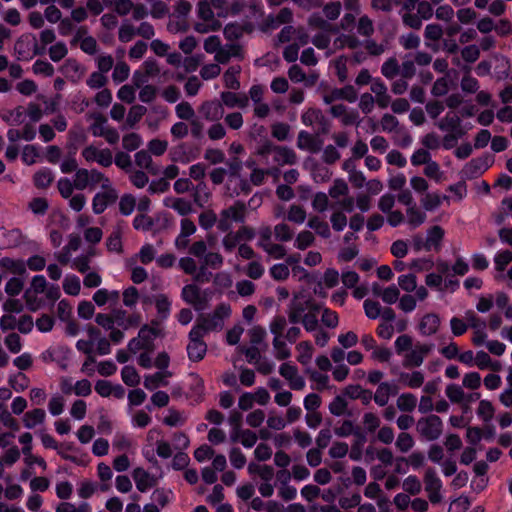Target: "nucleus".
Returning <instances> with one entry per match:
<instances>
[{
  "mask_svg": "<svg viewBox=\"0 0 512 512\" xmlns=\"http://www.w3.org/2000/svg\"><path fill=\"white\" fill-rule=\"evenodd\" d=\"M394 347L397 355L403 357L402 365L405 368H415L423 364L434 345L421 342L413 343L410 335L402 334L396 338Z\"/></svg>",
  "mask_w": 512,
  "mask_h": 512,
  "instance_id": "1",
  "label": "nucleus"
},
{
  "mask_svg": "<svg viewBox=\"0 0 512 512\" xmlns=\"http://www.w3.org/2000/svg\"><path fill=\"white\" fill-rule=\"evenodd\" d=\"M231 312V306L228 303H221L211 313L200 315L193 327L198 328L204 335L221 331L225 320L231 316Z\"/></svg>",
  "mask_w": 512,
  "mask_h": 512,
  "instance_id": "2",
  "label": "nucleus"
},
{
  "mask_svg": "<svg viewBox=\"0 0 512 512\" xmlns=\"http://www.w3.org/2000/svg\"><path fill=\"white\" fill-rule=\"evenodd\" d=\"M208 0H201L197 3L196 14L198 21L194 24V30L201 34L215 32L221 28L220 21L216 18Z\"/></svg>",
  "mask_w": 512,
  "mask_h": 512,
  "instance_id": "3",
  "label": "nucleus"
},
{
  "mask_svg": "<svg viewBox=\"0 0 512 512\" xmlns=\"http://www.w3.org/2000/svg\"><path fill=\"white\" fill-rule=\"evenodd\" d=\"M247 215V206L242 201H235L231 206L220 211L218 216V230L227 232L233 223H244Z\"/></svg>",
  "mask_w": 512,
  "mask_h": 512,
  "instance_id": "4",
  "label": "nucleus"
},
{
  "mask_svg": "<svg viewBox=\"0 0 512 512\" xmlns=\"http://www.w3.org/2000/svg\"><path fill=\"white\" fill-rule=\"evenodd\" d=\"M212 295L213 291L211 289L202 290L195 284L185 285L181 291L183 301L193 306L196 311L207 309Z\"/></svg>",
  "mask_w": 512,
  "mask_h": 512,
  "instance_id": "5",
  "label": "nucleus"
},
{
  "mask_svg": "<svg viewBox=\"0 0 512 512\" xmlns=\"http://www.w3.org/2000/svg\"><path fill=\"white\" fill-rule=\"evenodd\" d=\"M418 434L427 441L438 439L443 432V423L439 416L431 414L420 418L416 423Z\"/></svg>",
  "mask_w": 512,
  "mask_h": 512,
  "instance_id": "6",
  "label": "nucleus"
},
{
  "mask_svg": "<svg viewBox=\"0 0 512 512\" xmlns=\"http://www.w3.org/2000/svg\"><path fill=\"white\" fill-rule=\"evenodd\" d=\"M204 337L205 335L201 333L198 328L192 327L189 332V342L186 350L188 358L193 362L201 361L206 355L207 344L203 340Z\"/></svg>",
  "mask_w": 512,
  "mask_h": 512,
  "instance_id": "7",
  "label": "nucleus"
},
{
  "mask_svg": "<svg viewBox=\"0 0 512 512\" xmlns=\"http://www.w3.org/2000/svg\"><path fill=\"white\" fill-rule=\"evenodd\" d=\"M81 156L88 163L96 162L102 167H109L113 163V155L108 148H99L94 145H88L81 151Z\"/></svg>",
  "mask_w": 512,
  "mask_h": 512,
  "instance_id": "8",
  "label": "nucleus"
},
{
  "mask_svg": "<svg viewBox=\"0 0 512 512\" xmlns=\"http://www.w3.org/2000/svg\"><path fill=\"white\" fill-rule=\"evenodd\" d=\"M258 153L260 155H265L266 153L273 154L274 162L279 165H293L297 161V155L293 149L285 147V146H265L261 148Z\"/></svg>",
  "mask_w": 512,
  "mask_h": 512,
  "instance_id": "9",
  "label": "nucleus"
},
{
  "mask_svg": "<svg viewBox=\"0 0 512 512\" xmlns=\"http://www.w3.org/2000/svg\"><path fill=\"white\" fill-rule=\"evenodd\" d=\"M279 374L288 382L289 387L295 391H302L306 386V381L298 372V368L289 362H285L279 367Z\"/></svg>",
  "mask_w": 512,
  "mask_h": 512,
  "instance_id": "10",
  "label": "nucleus"
},
{
  "mask_svg": "<svg viewBox=\"0 0 512 512\" xmlns=\"http://www.w3.org/2000/svg\"><path fill=\"white\" fill-rule=\"evenodd\" d=\"M425 490L432 503H438L441 500L442 481L433 468H427L424 475Z\"/></svg>",
  "mask_w": 512,
  "mask_h": 512,
  "instance_id": "11",
  "label": "nucleus"
},
{
  "mask_svg": "<svg viewBox=\"0 0 512 512\" xmlns=\"http://www.w3.org/2000/svg\"><path fill=\"white\" fill-rule=\"evenodd\" d=\"M316 304L312 301L295 297L288 308V319L291 323L296 324L299 323L300 320L306 315L310 310H312Z\"/></svg>",
  "mask_w": 512,
  "mask_h": 512,
  "instance_id": "12",
  "label": "nucleus"
},
{
  "mask_svg": "<svg viewBox=\"0 0 512 512\" xmlns=\"http://www.w3.org/2000/svg\"><path fill=\"white\" fill-rule=\"evenodd\" d=\"M102 190L103 191L96 193L92 200V209L97 215L103 213L107 207L118 198V193L113 186Z\"/></svg>",
  "mask_w": 512,
  "mask_h": 512,
  "instance_id": "13",
  "label": "nucleus"
},
{
  "mask_svg": "<svg viewBox=\"0 0 512 512\" xmlns=\"http://www.w3.org/2000/svg\"><path fill=\"white\" fill-rule=\"evenodd\" d=\"M132 478L139 492L145 493L158 484V478L142 467H136L132 471Z\"/></svg>",
  "mask_w": 512,
  "mask_h": 512,
  "instance_id": "14",
  "label": "nucleus"
},
{
  "mask_svg": "<svg viewBox=\"0 0 512 512\" xmlns=\"http://www.w3.org/2000/svg\"><path fill=\"white\" fill-rule=\"evenodd\" d=\"M204 119L211 122H218L224 117V107L219 101H205L199 108Z\"/></svg>",
  "mask_w": 512,
  "mask_h": 512,
  "instance_id": "15",
  "label": "nucleus"
},
{
  "mask_svg": "<svg viewBox=\"0 0 512 512\" xmlns=\"http://www.w3.org/2000/svg\"><path fill=\"white\" fill-rule=\"evenodd\" d=\"M371 92L375 95L374 99L378 107L384 109L391 103V96L388 93L387 86L380 78H375L371 82Z\"/></svg>",
  "mask_w": 512,
  "mask_h": 512,
  "instance_id": "16",
  "label": "nucleus"
},
{
  "mask_svg": "<svg viewBox=\"0 0 512 512\" xmlns=\"http://www.w3.org/2000/svg\"><path fill=\"white\" fill-rule=\"evenodd\" d=\"M61 71L63 75L73 83L81 81L86 73L85 67L75 59L66 60Z\"/></svg>",
  "mask_w": 512,
  "mask_h": 512,
  "instance_id": "17",
  "label": "nucleus"
},
{
  "mask_svg": "<svg viewBox=\"0 0 512 512\" xmlns=\"http://www.w3.org/2000/svg\"><path fill=\"white\" fill-rule=\"evenodd\" d=\"M341 99L347 100L350 103L355 102L356 92L354 88L352 86L335 88L323 95V101L325 104H332L334 101Z\"/></svg>",
  "mask_w": 512,
  "mask_h": 512,
  "instance_id": "18",
  "label": "nucleus"
},
{
  "mask_svg": "<svg viewBox=\"0 0 512 512\" xmlns=\"http://www.w3.org/2000/svg\"><path fill=\"white\" fill-rule=\"evenodd\" d=\"M330 113L333 117L339 118L341 123L345 126L353 125L358 122V112L355 110H349L343 104L332 105Z\"/></svg>",
  "mask_w": 512,
  "mask_h": 512,
  "instance_id": "19",
  "label": "nucleus"
},
{
  "mask_svg": "<svg viewBox=\"0 0 512 512\" xmlns=\"http://www.w3.org/2000/svg\"><path fill=\"white\" fill-rule=\"evenodd\" d=\"M440 323V317L436 313H427L419 321V332L424 336L434 335L437 333Z\"/></svg>",
  "mask_w": 512,
  "mask_h": 512,
  "instance_id": "20",
  "label": "nucleus"
},
{
  "mask_svg": "<svg viewBox=\"0 0 512 512\" xmlns=\"http://www.w3.org/2000/svg\"><path fill=\"white\" fill-rule=\"evenodd\" d=\"M397 394V386L390 382H382L378 385L374 395V402L380 407L386 406L391 396Z\"/></svg>",
  "mask_w": 512,
  "mask_h": 512,
  "instance_id": "21",
  "label": "nucleus"
},
{
  "mask_svg": "<svg viewBox=\"0 0 512 512\" xmlns=\"http://www.w3.org/2000/svg\"><path fill=\"white\" fill-rule=\"evenodd\" d=\"M80 244V237L78 235L71 234L69 236L68 243L63 247L61 251L55 254V258L62 265L68 264L71 260L72 253L79 249Z\"/></svg>",
  "mask_w": 512,
  "mask_h": 512,
  "instance_id": "22",
  "label": "nucleus"
},
{
  "mask_svg": "<svg viewBox=\"0 0 512 512\" xmlns=\"http://www.w3.org/2000/svg\"><path fill=\"white\" fill-rule=\"evenodd\" d=\"M172 376L170 371H158L154 374L145 375L144 387L153 391L159 387H165L169 384V378Z\"/></svg>",
  "mask_w": 512,
  "mask_h": 512,
  "instance_id": "23",
  "label": "nucleus"
},
{
  "mask_svg": "<svg viewBox=\"0 0 512 512\" xmlns=\"http://www.w3.org/2000/svg\"><path fill=\"white\" fill-rule=\"evenodd\" d=\"M242 49L238 44H227L222 46L219 51L214 55L216 63L226 64L231 58H242Z\"/></svg>",
  "mask_w": 512,
  "mask_h": 512,
  "instance_id": "24",
  "label": "nucleus"
},
{
  "mask_svg": "<svg viewBox=\"0 0 512 512\" xmlns=\"http://www.w3.org/2000/svg\"><path fill=\"white\" fill-rule=\"evenodd\" d=\"M115 324L124 329L137 327L141 323V316L138 313L127 314L124 310H115Z\"/></svg>",
  "mask_w": 512,
  "mask_h": 512,
  "instance_id": "25",
  "label": "nucleus"
},
{
  "mask_svg": "<svg viewBox=\"0 0 512 512\" xmlns=\"http://www.w3.org/2000/svg\"><path fill=\"white\" fill-rule=\"evenodd\" d=\"M444 230L438 226L435 225L431 227L427 231V236L424 242V250L425 251H439L441 248V242L444 237Z\"/></svg>",
  "mask_w": 512,
  "mask_h": 512,
  "instance_id": "26",
  "label": "nucleus"
},
{
  "mask_svg": "<svg viewBox=\"0 0 512 512\" xmlns=\"http://www.w3.org/2000/svg\"><path fill=\"white\" fill-rule=\"evenodd\" d=\"M46 420V412L42 408H34L25 412L22 416V423L26 429H34L42 425Z\"/></svg>",
  "mask_w": 512,
  "mask_h": 512,
  "instance_id": "27",
  "label": "nucleus"
},
{
  "mask_svg": "<svg viewBox=\"0 0 512 512\" xmlns=\"http://www.w3.org/2000/svg\"><path fill=\"white\" fill-rule=\"evenodd\" d=\"M512 261V252L509 250L499 251L494 256V268L497 271L495 279L503 281L505 279L504 271Z\"/></svg>",
  "mask_w": 512,
  "mask_h": 512,
  "instance_id": "28",
  "label": "nucleus"
},
{
  "mask_svg": "<svg viewBox=\"0 0 512 512\" xmlns=\"http://www.w3.org/2000/svg\"><path fill=\"white\" fill-rule=\"evenodd\" d=\"M36 44L31 45L27 36L20 37L14 45V51L19 60H29L36 54Z\"/></svg>",
  "mask_w": 512,
  "mask_h": 512,
  "instance_id": "29",
  "label": "nucleus"
},
{
  "mask_svg": "<svg viewBox=\"0 0 512 512\" xmlns=\"http://www.w3.org/2000/svg\"><path fill=\"white\" fill-rule=\"evenodd\" d=\"M427 215L417 204L406 208L405 221L413 229L425 223Z\"/></svg>",
  "mask_w": 512,
  "mask_h": 512,
  "instance_id": "30",
  "label": "nucleus"
},
{
  "mask_svg": "<svg viewBox=\"0 0 512 512\" xmlns=\"http://www.w3.org/2000/svg\"><path fill=\"white\" fill-rule=\"evenodd\" d=\"M437 127L444 132L462 131L461 118L455 112H448L438 121Z\"/></svg>",
  "mask_w": 512,
  "mask_h": 512,
  "instance_id": "31",
  "label": "nucleus"
},
{
  "mask_svg": "<svg viewBox=\"0 0 512 512\" xmlns=\"http://www.w3.org/2000/svg\"><path fill=\"white\" fill-rule=\"evenodd\" d=\"M221 103L228 108H245L248 105V97L246 95H239L234 92H222L220 94Z\"/></svg>",
  "mask_w": 512,
  "mask_h": 512,
  "instance_id": "32",
  "label": "nucleus"
},
{
  "mask_svg": "<svg viewBox=\"0 0 512 512\" xmlns=\"http://www.w3.org/2000/svg\"><path fill=\"white\" fill-rule=\"evenodd\" d=\"M120 293L117 290H108L105 288L98 289L93 295V301L97 306L101 307L107 303L116 304L119 300Z\"/></svg>",
  "mask_w": 512,
  "mask_h": 512,
  "instance_id": "33",
  "label": "nucleus"
},
{
  "mask_svg": "<svg viewBox=\"0 0 512 512\" xmlns=\"http://www.w3.org/2000/svg\"><path fill=\"white\" fill-rule=\"evenodd\" d=\"M164 205L175 210L178 214L185 216L192 212V204L184 198L167 197L164 199Z\"/></svg>",
  "mask_w": 512,
  "mask_h": 512,
  "instance_id": "34",
  "label": "nucleus"
},
{
  "mask_svg": "<svg viewBox=\"0 0 512 512\" xmlns=\"http://www.w3.org/2000/svg\"><path fill=\"white\" fill-rule=\"evenodd\" d=\"M88 335L91 339H93V344H96V350L99 355H107L110 353V342L105 337L100 336V331L91 327L88 329Z\"/></svg>",
  "mask_w": 512,
  "mask_h": 512,
  "instance_id": "35",
  "label": "nucleus"
},
{
  "mask_svg": "<svg viewBox=\"0 0 512 512\" xmlns=\"http://www.w3.org/2000/svg\"><path fill=\"white\" fill-rule=\"evenodd\" d=\"M135 163L138 167L147 170L152 175L158 173V168L153 165L151 153L148 150H140L135 155Z\"/></svg>",
  "mask_w": 512,
  "mask_h": 512,
  "instance_id": "36",
  "label": "nucleus"
},
{
  "mask_svg": "<svg viewBox=\"0 0 512 512\" xmlns=\"http://www.w3.org/2000/svg\"><path fill=\"white\" fill-rule=\"evenodd\" d=\"M147 109L143 105H133L127 114L126 121L122 126V130L128 128H134L136 124L142 119V117L146 114Z\"/></svg>",
  "mask_w": 512,
  "mask_h": 512,
  "instance_id": "37",
  "label": "nucleus"
},
{
  "mask_svg": "<svg viewBox=\"0 0 512 512\" xmlns=\"http://www.w3.org/2000/svg\"><path fill=\"white\" fill-rule=\"evenodd\" d=\"M489 168V159L487 158H477L472 159L465 166V173L468 177H476L483 172H485Z\"/></svg>",
  "mask_w": 512,
  "mask_h": 512,
  "instance_id": "38",
  "label": "nucleus"
},
{
  "mask_svg": "<svg viewBox=\"0 0 512 512\" xmlns=\"http://www.w3.org/2000/svg\"><path fill=\"white\" fill-rule=\"evenodd\" d=\"M240 73L241 67L239 65L230 66L223 75L225 87L231 90H238L240 88V82L238 80Z\"/></svg>",
  "mask_w": 512,
  "mask_h": 512,
  "instance_id": "39",
  "label": "nucleus"
},
{
  "mask_svg": "<svg viewBox=\"0 0 512 512\" xmlns=\"http://www.w3.org/2000/svg\"><path fill=\"white\" fill-rule=\"evenodd\" d=\"M475 366L481 370L491 369L493 371H499L501 365L498 361H493L488 353L484 351H478L475 354Z\"/></svg>",
  "mask_w": 512,
  "mask_h": 512,
  "instance_id": "40",
  "label": "nucleus"
},
{
  "mask_svg": "<svg viewBox=\"0 0 512 512\" xmlns=\"http://www.w3.org/2000/svg\"><path fill=\"white\" fill-rule=\"evenodd\" d=\"M423 173L427 178L436 183H441L446 179L445 172L441 170L440 165L432 159L425 165Z\"/></svg>",
  "mask_w": 512,
  "mask_h": 512,
  "instance_id": "41",
  "label": "nucleus"
},
{
  "mask_svg": "<svg viewBox=\"0 0 512 512\" xmlns=\"http://www.w3.org/2000/svg\"><path fill=\"white\" fill-rule=\"evenodd\" d=\"M301 121L306 126L324 125L325 118L321 110L316 108H308L303 112Z\"/></svg>",
  "mask_w": 512,
  "mask_h": 512,
  "instance_id": "42",
  "label": "nucleus"
},
{
  "mask_svg": "<svg viewBox=\"0 0 512 512\" xmlns=\"http://www.w3.org/2000/svg\"><path fill=\"white\" fill-rule=\"evenodd\" d=\"M112 447L115 451L125 454L135 448L134 442L131 438L124 434L117 433L112 441Z\"/></svg>",
  "mask_w": 512,
  "mask_h": 512,
  "instance_id": "43",
  "label": "nucleus"
},
{
  "mask_svg": "<svg viewBox=\"0 0 512 512\" xmlns=\"http://www.w3.org/2000/svg\"><path fill=\"white\" fill-rule=\"evenodd\" d=\"M296 350L298 352L297 360L302 365H307L311 362L314 348L309 341H302L296 345Z\"/></svg>",
  "mask_w": 512,
  "mask_h": 512,
  "instance_id": "44",
  "label": "nucleus"
},
{
  "mask_svg": "<svg viewBox=\"0 0 512 512\" xmlns=\"http://www.w3.org/2000/svg\"><path fill=\"white\" fill-rule=\"evenodd\" d=\"M340 274L334 268H328L325 270L322 278L318 282L319 289H323L325 286L327 289H332L339 284Z\"/></svg>",
  "mask_w": 512,
  "mask_h": 512,
  "instance_id": "45",
  "label": "nucleus"
},
{
  "mask_svg": "<svg viewBox=\"0 0 512 512\" xmlns=\"http://www.w3.org/2000/svg\"><path fill=\"white\" fill-rule=\"evenodd\" d=\"M98 186L101 187V189L109 188L112 186V183L102 172L91 169L89 170V188L95 189Z\"/></svg>",
  "mask_w": 512,
  "mask_h": 512,
  "instance_id": "46",
  "label": "nucleus"
},
{
  "mask_svg": "<svg viewBox=\"0 0 512 512\" xmlns=\"http://www.w3.org/2000/svg\"><path fill=\"white\" fill-rule=\"evenodd\" d=\"M159 334V329L153 326L144 325L141 327L138 333V337L142 340L144 345L147 347V351L153 347V341Z\"/></svg>",
  "mask_w": 512,
  "mask_h": 512,
  "instance_id": "47",
  "label": "nucleus"
},
{
  "mask_svg": "<svg viewBox=\"0 0 512 512\" xmlns=\"http://www.w3.org/2000/svg\"><path fill=\"white\" fill-rule=\"evenodd\" d=\"M90 118L93 120L89 127L91 134L94 137H101L105 129L109 127L107 119L100 113H93Z\"/></svg>",
  "mask_w": 512,
  "mask_h": 512,
  "instance_id": "48",
  "label": "nucleus"
},
{
  "mask_svg": "<svg viewBox=\"0 0 512 512\" xmlns=\"http://www.w3.org/2000/svg\"><path fill=\"white\" fill-rule=\"evenodd\" d=\"M443 198L437 192L425 193L421 197L420 203L425 211H433L441 205Z\"/></svg>",
  "mask_w": 512,
  "mask_h": 512,
  "instance_id": "49",
  "label": "nucleus"
},
{
  "mask_svg": "<svg viewBox=\"0 0 512 512\" xmlns=\"http://www.w3.org/2000/svg\"><path fill=\"white\" fill-rule=\"evenodd\" d=\"M307 226L323 238H329L331 235L328 223L318 216L310 217Z\"/></svg>",
  "mask_w": 512,
  "mask_h": 512,
  "instance_id": "50",
  "label": "nucleus"
},
{
  "mask_svg": "<svg viewBox=\"0 0 512 512\" xmlns=\"http://www.w3.org/2000/svg\"><path fill=\"white\" fill-rule=\"evenodd\" d=\"M232 440H238L244 447L252 448L257 442V434L249 429L239 430L232 436Z\"/></svg>",
  "mask_w": 512,
  "mask_h": 512,
  "instance_id": "51",
  "label": "nucleus"
},
{
  "mask_svg": "<svg viewBox=\"0 0 512 512\" xmlns=\"http://www.w3.org/2000/svg\"><path fill=\"white\" fill-rule=\"evenodd\" d=\"M63 290L66 294L71 296H77L81 290V283L78 276L68 274L63 280Z\"/></svg>",
  "mask_w": 512,
  "mask_h": 512,
  "instance_id": "52",
  "label": "nucleus"
},
{
  "mask_svg": "<svg viewBox=\"0 0 512 512\" xmlns=\"http://www.w3.org/2000/svg\"><path fill=\"white\" fill-rule=\"evenodd\" d=\"M476 414L485 424H488L494 417L495 409L490 401L481 400L478 404Z\"/></svg>",
  "mask_w": 512,
  "mask_h": 512,
  "instance_id": "53",
  "label": "nucleus"
},
{
  "mask_svg": "<svg viewBox=\"0 0 512 512\" xmlns=\"http://www.w3.org/2000/svg\"><path fill=\"white\" fill-rule=\"evenodd\" d=\"M397 408L403 412H412L417 406V398L414 394L403 393L396 401Z\"/></svg>",
  "mask_w": 512,
  "mask_h": 512,
  "instance_id": "54",
  "label": "nucleus"
},
{
  "mask_svg": "<svg viewBox=\"0 0 512 512\" xmlns=\"http://www.w3.org/2000/svg\"><path fill=\"white\" fill-rule=\"evenodd\" d=\"M106 247L110 252H122V231L120 227L115 228L106 240Z\"/></svg>",
  "mask_w": 512,
  "mask_h": 512,
  "instance_id": "55",
  "label": "nucleus"
},
{
  "mask_svg": "<svg viewBox=\"0 0 512 512\" xmlns=\"http://www.w3.org/2000/svg\"><path fill=\"white\" fill-rule=\"evenodd\" d=\"M315 241L314 234L309 230L300 231L294 240V247L299 250H305Z\"/></svg>",
  "mask_w": 512,
  "mask_h": 512,
  "instance_id": "56",
  "label": "nucleus"
},
{
  "mask_svg": "<svg viewBox=\"0 0 512 512\" xmlns=\"http://www.w3.org/2000/svg\"><path fill=\"white\" fill-rule=\"evenodd\" d=\"M273 349L275 358L278 360H285L290 357L291 351L283 337H274L273 338Z\"/></svg>",
  "mask_w": 512,
  "mask_h": 512,
  "instance_id": "57",
  "label": "nucleus"
},
{
  "mask_svg": "<svg viewBox=\"0 0 512 512\" xmlns=\"http://www.w3.org/2000/svg\"><path fill=\"white\" fill-rule=\"evenodd\" d=\"M121 378L130 387H135L140 383V375L133 366H124L121 370Z\"/></svg>",
  "mask_w": 512,
  "mask_h": 512,
  "instance_id": "58",
  "label": "nucleus"
},
{
  "mask_svg": "<svg viewBox=\"0 0 512 512\" xmlns=\"http://www.w3.org/2000/svg\"><path fill=\"white\" fill-rule=\"evenodd\" d=\"M401 378L403 383L412 389H417L424 384V375L421 371L402 374Z\"/></svg>",
  "mask_w": 512,
  "mask_h": 512,
  "instance_id": "59",
  "label": "nucleus"
},
{
  "mask_svg": "<svg viewBox=\"0 0 512 512\" xmlns=\"http://www.w3.org/2000/svg\"><path fill=\"white\" fill-rule=\"evenodd\" d=\"M306 217L307 214L305 209L302 206L296 204H293L289 207L286 216L288 221L298 225L303 224L306 220Z\"/></svg>",
  "mask_w": 512,
  "mask_h": 512,
  "instance_id": "60",
  "label": "nucleus"
},
{
  "mask_svg": "<svg viewBox=\"0 0 512 512\" xmlns=\"http://www.w3.org/2000/svg\"><path fill=\"white\" fill-rule=\"evenodd\" d=\"M445 395L452 403H461L466 399L463 388L457 384H449L445 388Z\"/></svg>",
  "mask_w": 512,
  "mask_h": 512,
  "instance_id": "61",
  "label": "nucleus"
},
{
  "mask_svg": "<svg viewBox=\"0 0 512 512\" xmlns=\"http://www.w3.org/2000/svg\"><path fill=\"white\" fill-rule=\"evenodd\" d=\"M273 234L276 240L280 242H288L294 237V231L288 224L283 222L274 226Z\"/></svg>",
  "mask_w": 512,
  "mask_h": 512,
  "instance_id": "62",
  "label": "nucleus"
},
{
  "mask_svg": "<svg viewBox=\"0 0 512 512\" xmlns=\"http://www.w3.org/2000/svg\"><path fill=\"white\" fill-rule=\"evenodd\" d=\"M55 512H92V509L87 502L76 506L74 503L64 501L57 505Z\"/></svg>",
  "mask_w": 512,
  "mask_h": 512,
  "instance_id": "63",
  "label": "nucleus"
},
{
  "mask_svg": "<svg viewBox=\"0 0 512 512\" xmlns=\"http://www.w3.org/2000/svg\"><path fill=\"white\" fill-rule=\"evenodd\" d=\"M65 408V399L61 394H53L48 402V410L52 416H58L63 413Z\"/></svg>",
  "mask_w": 512,
  "mask_h": 512,
  "instance_id": "64",
  "label": "nucleus"
}]
</instances>
